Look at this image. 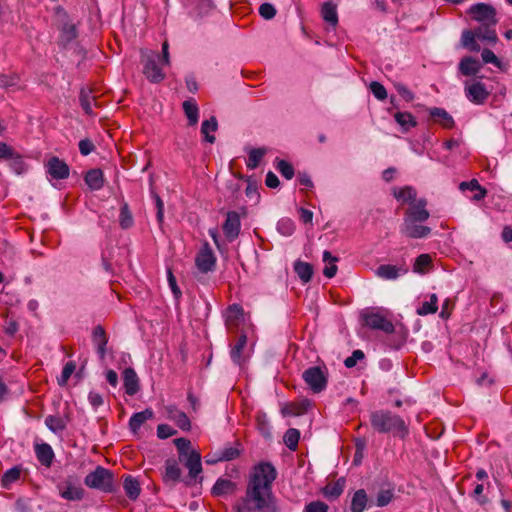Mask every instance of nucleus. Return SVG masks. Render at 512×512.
<instances>
[{
	"mask_svg": "<svg viewBox=\"0 0 512 512\" xmlns=\"http://www.w3.org/2000/svg\"><path fill=\"white\" fill-rule=\"evenodd\" d=\"M277 470L269 461L255 464L247 479L245 495L236 505V512H277L281 509L273 493Z\"/></svg>",
	"mask_w": 512,
	"mask_h": 512,
	"instance_id": "f257e3e1",
	"label": "nucleus"
},
{
	"mask_svg": "<svg viewBox=\"0 0 512 512\" xmlns=\"http://www.w3.org/2000/svg\"><path fill=\"white\" fill-rule=\"evenodd\" d=\"M369 420L373 430L380 434L392 433L402 440L409 435V428L404 419L388 409L370 412Z\"/></svg>",
	"mask_w": 512,
	"mask_h": 512,
	"instance_id": "f03ea898",
	"label": "nucleus"
},
{
	"mask_svg": "<svg viewBox=\"0 0 512 512\" xmlns=\"http://www.w3.org/2000/svg\"><path fill=\"white\" fill-rule=\"evenodd\" d=\"M178 451V460L189 470V477L196 479L202 472L201 454L196 450H190L191 441L181 437L173 440Z\"/></svg>",
	"mask_w": 512,
	"mask_h": 512,
	"instance_id": "7ed1b4c3",
	"label": "nucleus"
},
{
	"mask_svg": "<svg viewBox=\"0 0 512 512\" xmlns=\"http://www.w3.org/2000/svg\"><path fill=\"white\" fill-rule=\"evenodd\" d=\"M84 483L89 488L111 493L114 491V474L111 470L98 465L86 475Z\"/></svg>",
	"mask_w": 512,
	"mask_h": 512,
	"instance_id": "20e7f679",
	"label": "nucleus"
},
{
	"mask_svg": "<svg viewBox=\"0 0 512 512\" xmlns=\"http://www.w3.org/2000/svg\"><path fill=\"white\" fill-rule=\"evenodd\" d=\"M302 378L313 393H321L328 385V369L325 365L311 366L302 373Z\"/></svg>",
	"mask_w": 512,
	"mask_h": 512,
	"instance_id": "39448f33",
	"label": "nucleus"
},
{
	"mask_svg": "<svg viewBox=\"0 0 512 512\" xmlns=\"http://www.w3.org/2000/svg\"><path fill=\"white\" fill-rule=\"evenodd\" d=\"M468 13L471 18L477 22H481L486 26H496L498 20L496 18V9L487 3H477L469 8Z\"/></svg>",
	"mask_w": 512,
	"mask_h": 512,
	"instance_id": "423d86ee",
	"label": "nucleus"
},
{
	"mask_svg": "<svg viewBox=\"0 0 512 512\" xmlns=\"http://www.w3.org/2000/svg\"><path fill=\"white\" fill-rule=\"evenodd\" d=\"M160 61V55L153 52L143 58V74L147 80L151 83H160L165 79V73L158 65Z\"/></svg>",
	"mask_w": 512,
	"mask_h": 512,
	"instance_id": "0eeeda50",
	"label": "nucleus"
},
{
	"mask_svg": "<svg viewBox=\"0 0 512 512\" xmlns=\"http://www.w3.org/2000/svg\"><path fill=\"white\" fill-rule=\"evenodd\" d=\"M361 318L363 324L372 330H380L387 334H391L395 330L393 323L378 312H363Z\"/></svg>",
	"mask_w": 512,
	"mask_h": 512,
	"instance_id": "6e6552de",
	"label": "nucleus"
},
{
	"mask_svg": "<svg viewBox=\"0 0 512 512\" xmlns=\"http://www.w3.org/2000/svg\"><path fill=\"white\" fill-rule=\"evenodd\" d=\"M395 498V488L390 483H383L372 492L370 497V506L383 508Z\"/></svg>",
	"mask_w": 512,
	"mask_h": 512,
	"instance_id": "1a4fd4ad",
	"label": "nucleus"
},
{
	"mask_svg": "<svg viewBox=\"0 0 512 512\" xmlns=\"http://www.w3.org/2000/svg\"><path fill=\"white\" fill-rule=\"evenodd\" d=\"M222 230L229 242H233L238 238L241 231V219L237 211H228L226 219L222 224Z\"/></svg>",
	"mask_w": 512,
	"mask_h": 512,
	"instance_id": "9d476101",
	"label": "nucleus"
},
{
	"mask_svg": "<svg viewBox=\"0 0 512 512\" xmlns=\"http://www.w3.org/2000/svg\"><path fill=\"white\" fill-rule=\"evenodd\" d=\"M195 264L202 273L212 272L216 266V257L206 242L196 256Z\"/></svg>",
	"mask_w": 512,
	"mask_h": 512,
	"instance_id": "9b49d317",
	"label": "nucleus"
},
{
	"mask_svg": "<svg viewBox=\"0 0 512 512\" xmlns=\"http://www.w3.org/2000/svg\"><path fill=\"white\" fill-rule=\"evenodd\" d=\"M465 96L470 102L476 105H482L490 96V92L487 90L485 84L477 81L470 85L465 84Z\"/></svg>",
	"mask_w": 512,
	"mask_h": 512,
	"instance_id": "f8f14e48",
	"label": "nucleus"
},
{
	"mask_svg": "<svg viewBox=\"0 0 512 512\" xmlns=\"http://www.w3.org/2000/svg\"><path fill=\"white\" fill-rule=\"evenodd\" d=\"M47 173L56 180H64L69 177L70 168L67 163L57 156L51 157L46 164Z\"/></svg>",
	"mask_w": 512,
	"mask_h": 512,
	"instance_id": "ddd939ff",
	"label": "nucleus"
},
{
	"mask_svg": "<svg viewBox=\"0 0 512 512\" xmlns=\"http://www.w3.org/2000/svg\"><path fill=\"white\" fill-rule=\"evenodd\" d=\"M401 233L412 239L426 238L431 233V228L421 225L419 222H405L401 225Z\"/></svg>",
	"mask_w": 512,
	"mask_h": 512,
	"instance_id": "4468645a",
	"label": "nucleus"
},
{
	"mask_svg": "<svg viewBox=\"0 0 512 512\" xmlns=\"http://www.w3.org/2000/svg\"><path fill=\"white\" fill-rule=\"evenodd\" d=\"M122 377L125 393L129 396L137 394L140 390V384L135 370L131 367L125 368Z\"/></svg>",
	"mask_w": 512,
	"mask_h": 512,
	"instance_id": "2eb2a0df",
	"label": "nucleus"
},
{
	"mask_svg": "<svg viewBox=\"0 0 512 512\" xmlns=\"http://www.w3.org/2000/svg\"><path fill=\"white\" fill-rule=\"evenodd\" d=\"M92 342L97 348V354L100 359H104L106 355V346L108 343V336L105 329L101 325H97L92 331Z\"/></svg>",
	"mask_w": 512,
	"mask_h": 512,
	"instance_id": "dca6fc26",
	"label": "nucleus"
},
{
	"mask_svg": "<svg viewBox=\"0 0 512 512\" xmlns=\"http://www.w3.org/2000/svg\"><path fill=\"white\" fill-rule=\"evenodd\" d=\"M179 463V460H176L175 458H168L165 461V473L163 475L164 482L176 483L180 481L182 471Z\"/></svg>",
	"mask_w": 512,
	"mask_h": 512,
	"instance_id": "f3484780",
	"label": "nucleus"
},
{
	"mask_svg": "<svg viewBox=\"0 0 512 512\" xmlns=\"http://www.w3.org/2000/svg\"><path fill=\"white\" fill-rule=\"evenodd\" d=\"M482 68L481 62L471 56L463 57L458 65L459 72L464 76H475Z\"/></svg>",
	"mask_w": 512,
	"mask_h": 512,
	"instance_id": "a211bd4d",
	"label": "nucleus"
},
{
	"mask_svg": "<svg viewBox=\"0 0 512 512\" xmlns=\"http://www.w3.org/2000/svg\"><path fill=\"white\" fill-rule=\"evenodd\" d=\"M240 454L241 449L238 446H225L215 452L214 460H207L206 463L213 465L218 462L231 461L238 458Z\"/></svg>",
	"mask_w": 512,
	"mask_h": 512,
	"instance_id": "6ab92c4d",
	"label": "nucleus"
},
{
	"mask_svg": "<svg viewBox=\"0 0 512 512\" xmlns=\"http://www.w3.org/2000/svg\"><path fill=\"white\" fill-rule=\"evenodd\" d=\"M84 181L91 191H98L104 186V174L100 168L90 169L84 176Z\"/></svg>",
	"mask_w": 512,
	"mask_h": 512,
	"instance_id": "aec40b11",
	"label": "nucleus"
},
{
	"mask_svg": "<svg viewBox=\"0 0 512 512\" xmlns=\"http://www.w3.org/2000/svg\"><path fill=\"white\" fill-rule=\"evenodd\" d=\"M60 493L67 500H80L84 490L80 486L74 485L73 478L69 477L60 487Z\"/></svg>",
	"mask_w": 512,
	"mask_h": 512,
	"instance_id": "412c9836",
	"label": "nucleus"
},
{
	"mask_svg": "<svg viewBox=\"0 0 512 512\" xmlns=\"http://www.w3.org/2000/svg\"><path fill=\"white\" fill-rule=\"evenodd\" d=\"M35 454L41 465L45 467H50L52 465L55 454L52 447L48 443L36 444Z\"/></svg>",
	"mask_w": 512,
	"mask_h": 512,
	"instance_id": "4be33fe9",
	"label": "nucleus"
},
{
	"mask_svg": "<svg viewBox=\"0 0 512 512\" xmlns=\"http://www.w3.org/2000/svg\"><path fill=\"white\" fill-rule=\"evenodd\" d=\"M154 417V412L151 408H146L141 412L134 413L129 419V428L134 434L137 433L141 426Z\"/></svg>",
	"mask_w": 512,
	"mask_h": 512,
	"instance_id": "5701e85b",
	"label": "nucleus"
},
{
	"mask_svg": "<svg viewBox=\"0 0 512 512\" xmlns=\"http://www.w3.org/2000/svg\"><path fill=\"white\" fill-rule=\"evenodd\" d=\"M236 483L230 479L219 478L212 487V494L214 496L232 495L236 491Z\"/></svg>",
	"mask_w": 512,
	"mask_h": 512,
	"instance_id": "b1692460",
	"label": "nucleus"
},
{
	"mask_svg": "<svg viewBox=\"0 0 512 512\" xmlns=\"http://www.w3.org/2000/svg\"><path fill=\"white\" fill-rule=\"evenodd\" d=\"M370 506V498L364 489L357 490L351 499V512H363Z\"/></svg>",
	"mask_w": 512,
	"mask_h": 512,
	"instance_id": "393cba45",
	"label": "nucleus"
},
{
	"mask_svg": "<svg viewBox=\"0 0 512 512\" xmlns=\"http://www.w3.org/2000/svg\"><path fill=\"white\" fill-rule=\"evenodd\" d=\"M69 421L70 419L68 416L60 417L55 415H48L45 418V425L54 434H60L67 428Z\"/></svg>",
	"mask_w": 512,
	"mask_h": 512,
	"instance_id": "a878e982",
	"label": "nucleus"
},
{
	"mask_svg": "<svg viewBox=\"0 0 512 512\" xmlns=\"http://www.w3.org/2000/svg\"><path fill=\"white\" fill-rule=\"evenodd\" d=\"M345 484H346L345 478L341 477V478L337 479L335 482L328 483L322 489V493L329 500L337 499L343 493Z\"/></svg>",
	"mask_w": 512,
	"mask_h": 512,
	"instance_id": "bb28decb",
	"label": "nucleus"
},
{
	"mask_svg": "<svg viewBox=\"0 0 512 512\" xmlns=\"http://www.w3.org/2000/svg\"><path fill=\"white\" fill-rule=\"evenodd\" d=\"M429 115L434 120H438L444 128L451 129L454 127L453 117L443 108L433 107L429 110Z\"/></svg>",
	"mask_w": 512,
	"mask_h": 512,
	"instance_id": "cd10ccee",
	"label": "nucleus"
},
{
	"mask_svg": "<svg viewBox=\"0 0 512 512\" xmlns=\"http://www.w3.org/2000/svg\"><path fill=\"white\" fill-rule=\"evenodd\" d=\"M400 272L406 273L407 269H401L391 264H382L376 269V275L385 280H394L398 278Z\"/></svg>",
	"mask_w": 512,
	"mask_h": 512,
	"instance_id": "c85d7f7f",
	"label": "nucleus"
},
{
	"mask_svg": "<svg viewBox=\"0 0 512 512\" xmlns=\"http://www.w3.org/2000/svg\"><path fill=\"white\" fill-rule=\"evenodd\" d=\"M430 217V213L427 209H418L412 206H409L404 214L403 221L405 222H419L423 223L427 221Z\"/></svg>",
	"mask_w": 512,
	"mask_h": 512,
	"instance_id": "c756f323",
	"label": "nucleus"
},
{
	"mask_svg": "<svg viewBox=\"0 0 512 512\" xmlns=\"http://www.w3.org/2000/svg\"><path fill=\"white\" fill-rule=\"evenodd\" d=\"M294 271L303 283H308L312 280L314 269L310 263L297 260L294 262Z\"/></svg>",
	"mask_w": 512,
	"mask_h": 512,
	"instance_id": "7c9ffc66",
	"label": "nucleus"
},
{
	"mask_svg": "<svg viewBox=\"0 0 512 512\" xmlns=\"http://www.w3.org/2000/svg\"><path fill=\"white\" fill-rule=\"evenodd\" d=\"M123 488L130 500H136L141 491L139 481L132 475H126L124 477Z\"/></svg>",
	"mask_w": 512,
	"mask_h": 512,
	"instance_id": "2f4dec72",
	"label": "nucleus"
},
{
	"mask_svg": "<svg viewBox=\"0 0 512 512\" xmlns=\"http://www.w3.org/2000/svg\"><path fill=\"white\" fill-rule=\"evenodd\" d=\"M189 126H195L199 120V108L194 99H189L182 104Z\"/></svg>",
	"mask_w": 512,
	"mask_h": 512,
	"instance_id": "473e14b6",
	"label": "nucleus"
},
{
	"mask_svg": "<svg viewBox=\"0 0 512 512\" xmlns=\"http://www.w3.org/2000/svg\"><path fill=\"white\" fill-rule=\"evenodd\" d=\"M393 196L402 203H409L416 201L417 192L412 186H404L402 188H393Z\"/></svg>",
	"mask_w": 512,
	"mask_h": 512,
	"instance_id": "72a5a7b5",
	"label": "nucleus"
},
{
	"mask_svg": "<svg viewBox=\"0 0 512 512\" xmlns=\"http://www.w3.org/2000/svg\"><path fill=\"white\" fill-rule=\"evenodd\" d=\"M321 15L325 22L335 27L338 24L337 6L328 1L322 4Z\"/></svg>",
	"mask_w": 512,
	"mask_h": 512,
	"instance_id": "f704fd0d",
	"label": "nucleus"
},
{
	"mask_svg": "<svg viewBox=\"0 0 512 512\" xmlns=\"http://www.w3.org/2000/svg\"><path fill=\"white\" fill-rule=\"evenodd\" d=\"M394 119L401 126L403 132H408L417 126V120L410 112L398 111L394 114Z\"/></svg>",
	"mask_w": 512,
	"mask_h": 512,
	"instance_id": "c9c22d12",
	"label": "nucleus"
},
{
	"mask_svg": "<svg viewBox=\"0 0 512 512\" xmlns=\"http://www.w3.org/2000/svg\"><path fill=\"white\" fill-rule=\"evenodd\" d=\"M311 407V401L308 399L302 400L300 403H294L282 409L284 416H299L307 412Z\"/></svg>",
	"mask_w": 512,
	"mask_h": 512,
	"instance_id": "e433bc0d",
	"label": "nucleus"
},
{
	"mask_svg": "<svg viewBox=\"0 0 512 512\" xmlns=\"http://www.w3.org/2000/svg\"><path fill=\"white\" fill-rule=\"evenodd\" d=\"M218 128V122L215 116H211L210 119L204 120L201 125V133L204 135V140L208 143L213 144L216 140L214 135L210 132H215Z\"/></svg>",
	"mask_w": 512,
	"mask_h": 512,
	"instance_id": "4c0bfd02",
	"label": "nucleus"
},
{
	"mask_svg": "<svg viewBox=\"0 0 512 512\" xmlns=\"http://www.w3.org/2000/svg\"><path fill=\"white\" fill-rule=\"evenodd\" d=\"M246 344L247 336L246 334L243 333L238 337L236 344L232 347L230 351L231 360L237 365L242 364V351L245 348Z\"/></svg>",
	"mask_w": 512,
	"mask_h": 512,
	"instance_id": "58836bf2",
	"label": "nucleus"
},
{
	"mask_svg": "<svg viewBox=\"0 0 512 512\" xmlns=\"http://www.w3.org/2000/svg\"><path fill=\"white\" fill-rule=\"evenodd\" d=\"M438 310V297L436 294L429 296V301H425L416 309V314L419 316H426L434 314Z\"/></svg>",
	"mask_w": 512,
	"mask_h": 512,
	"instance_id": "ea45409f",
	"label": "nucleus"
},
{
	"mask_svg": "<svg viewBox=\"0 0 512 512\" xmlns=\"http://www.w3.org/2000/svg\"><path fill=\"white\" fill-rule=\"evenodd\" d=\"M77 37H78V31H77L76 25L71 22L63 23L61 31H60L61 42L64 45H67L70 42H72L73 40H75Z\"/></svg>",
	"mask_w": 512,
	"mask_h": 512,
	"instance_id": "a19ab883",
	"label": "nucleus"
},
{
	"mask_svg": "<svg viewBox=\"0 0 512 512\" xmlns=\"http://www.w3.org/2000/svg\"><path fill=\"white\" fill-rule=\"evenodd\" d=\"M22 472V466L16 465L7 471L1 477V485L4 488H9L10 485L20 479Z\"/></svg>",
	"mask_w": 512,
	"mask_h": 512,
	"instance_id": "79ce46f5",
	"label": "nucleus"
},
{
	"mask_svg": "<svg viewBox=\"0 0 512 512\" xmlns=\"http://www.w3.org/2000/svg\"><path fill=\"white\" fill-rule=\"evenodd\" d=\"M256 426L259 433L266 439L272 436L271 425L269 419L264 412H258L256 415Z\"/></svg>",
	"mask_w": 512,
	"mask_h": 512,
	"instance_id": "37998d69",
	"label": "nucleus"
},
{
	"mask_svg": "<svg viewBox=\"0 0 512 512\" xmlns=\"http://www.w3.org/2000/svg\"><path fill=\"white\" fill-rule=\"evenodd\" d=\"M477 37L476 28L472 30H464L461 36L462 45L473 52L480 51V45L477 43L475 38Z\"/></svg>",
	"mask_w": 512,
	"mask_h": 512,
	"instance_id": "c03bdc74",
	"label": "nucleus"
},
{
	"mask_svg": "<svg viewBox=\"0 0 512 512\" xmlns=\"http://www.w3.org/2000/svg\"><path fill=\"white\" fill-rule=\"evenodd\" d=\"M7 161H9V167L17 175L24 174L28 169V165L24 161L23 156L16 151L13 153V156H11Z\"/></svg>",
	"mask_w": 512,
	"mask_h": 512,
	"instance_id": "a18cd8bd",
	"label": "nucleus"
},
{
	"mask_svg": "<svg viewBox=\"0 0 512 512\" xmlns=\"http://www.w3.org/2000/svg\"><path fill=\"white\" fill-rule=\"evenodd\" d=\"M266 154L265 148H253L249 151L246 166L249 169H255L259 166L262 158Z\"/></svg>",
	"mask_w": 512,
	"mask_h": 512,
	"instance_id": "49530a36",
	"label": "nucleus"
},
{
	"mask_svg": "<svg viewBox=\"0 0 512 512\" xmlns=\"http://www.w3.org/2000/svg\"><path fill=\"white\" fill-rule=\"evenodd\" d=\"M134 220L129 206L124 202L120 208L119 225L122 229H129L133 226Z\"/></svg>",
	"mask_w": 512,
	"mask_h": 512,
	"instance_id": "de8ad7c7",
	"label": "nucleus"
},
{
	"mask_svg": "<svg viewBox=\"0 0 512 512\" xmlns=\"http://www.w3.org/2000/svg\"><path fill=\"white\" fill-rule=\"evenodd\" d=\"M300 439V432L296 428H289L283 437V441L285 445L291 450L295 451L298 447V442Z\"/></svg>",
	"mask_w": 512,
	"mask_h": 512,
	"instance_id": "09e8293b",
	"label": "nucleus"
},
{
	"mask_svg": "<svg viewBox=\"0 0 512 512\" xmlns=\"http://www.w3.org/2000/svg\"><path fill=\"white\" fill-rule=\"evenodd\" d=\"M493 27L494 26H486V25L482 24V26L476 28L477 38L484 40V41L492 42V43L496 42L497 35H496V31Z\"/></svg>",
	"mask_w": 512,
	"mask_h": 512,
	"instance_id": "8fccbe9b",
	"label": "nucleus"
},
{
	"mask_svg": "<svg viewBox=\"0 0 512 512\" xmlns=\"http://www.w3.org/2000/svg\"><path fill=\"white\" fill-rule=\"evenodd\" d=\"M277 231L283 236H291L295 231V223L290 218H281L277 223Z\"/></svg>",
	"mask_w": 512,
	"mask_h": 512,
	"instance_id": "3c124183",
	"label": "nucleus"
},
{
	"mask_svg": "<svg viewBox=\"0 0 512 512\" xmlns=\"http://www.w3.org/2000/svg\"><path fill=\"white\" fill-rule=\"evenodd\" d=\"M276 160V169L278 170V172L287 180L292 179L295 175L293 165L286 160H280L278 158Z\"/></svg>",
	"mask_w": 512,
	"mask_h": 512,
	"instance_id": "603ef678",
	"label": "nucleus"
},
{
	"mask_svg": "<svg viewBox=\"0 0 512 512\" xmlns=\"http://www.w3.org/2000/svg\"><path fill=\"white\" fill-rule=\"evenodd\" d=\"M94 100V98L91 96V91L86 90L84 88L81 89L79 94V101L82 109L87 115L92 114V105L91 102Z\"/></svg>",
	"mask_w": 512,
	"mask_h": 512,
	"instance_id": "864d4df0",
	"label": "nucleus"
},
{
	"mask_svg": "<svg viewBox=\"0 0 512 512\" xmlns=\"http://www.w3.org/2000/svg\"><path fill=\"white\" fill-rule=\"evenodd\" d=\"M151 197L155 201V206L157 209L156 212V219L159 225L163 224L164 221V203L161 197L154 191V189L151 187Z\"/></svg>",
	"mask_w": 512,
	"mask_h": 512,
	"instance_id": "5fc2aeb1",
	"label": "nucleus"
},
{
	"mask_svg": "<svg viewBox=\"0 0 512 512\" xmlns=\"http://www.w3.org/2000/svg\"><path fill=\"white\" fill-rule=\"evenodd\" d=\"M369 89L377 100L384 101L388 97L386 88L378 81H372Z\"/></svg>",
	"mask_w": 512,
	"mask_h": 512,
	"instance_id": "6e6d98bb",
	"label": "nucleus"
},
{
	"mask_svg": "<svg viewBox=\"0 0 512 512\" xmlns=\"http://www.w3.org/2000/svg\"><path fill=\"white\" fill-rule=\"evenodd\" d=\"M76 369V365L73 361H68L62 370L61 376L58 378L59 386H65Z\"/></svg>",
	"mask_w": 512,
	"mask_h": 512,
	"instance_id": "4d7b16f0",
	"label": "nucleus"
},
{
	"mask_svg": "<svg viewBox=\"0 0 512 512\" xmlns=\"http://www.w3.org/2000/svg\"><path fill=\"white\" fill-rule=\"evenodd\" d=\"M243 308L239 304H232L226 311L227 321H239L243 318Z\"/></svg>",
	"mask_w": 512,
	"mask_h": 512,
	"instance_id": "13d9d810",
	"label": "nucleus"
},
{
	"mask_svg": "<svg viewBox=\"0 0 512 512\" xmlns=\"http://www.w3.org/2000/svg\"><path fill=\"white\" fill-rule=\"evenodd\" d=\"M432 262L431 256L429 254H420L414 262L413 269L417 273H423V269L429 266Z\"/></svg>",
	"mask_w": 512,
	"mask_h": 512,
	"instance_id": "bf43d9fd",
	"label": "nucleus"
},
{
	"mask_svg": "<svg viewBox=\"0 0 512 512\" xmlns=\"http://www.w3.org/2000/svg\"><path fill=\"white\" fill-rule=\"evenodd\" d=\"M276 13V8L271 3H263L259 7L260 16L266 20L273 19Z\"/></svg>",
	"mask_w": 512,
	"mask_h": 512,
	"instance_id": "052dcab7",
	"label": "nucleus"
},
{
	"mask_svg": "<svg viewBox=\"0 0 512 512\" xmlns=\"http://www.w3.org/2000/svg\"><path fill=\"white\" fill-rule=\"evenodd\" d=\"M192 4L196 5L198 14L200 16L206 15L213 7L212 0H189Z\"/></svg>",
	"mask_w": 512,
	"mask_h": 512,
	"instance_id": "680f3d73",
	"label": "nucleus"
},
{
	"mask_svg": "<svg viewBox=\"0 0 512 512\" xmlns=\"http://www.w3.org/2000/svg\"><path fill=\"white\" fill-rule=\"evenodd\" d=\"M174 421L176 422L177 426L184 431H189L191 429L190 419L188 418L187 414L182 411L177 412Z\"/></svg>",
	"mask_w": 512,
	"mask_h": 512,
	"instance_id": "e2e57ef3",
	"label": "nucleus"
},
{
	"mask_svg": "<svg viewBox=\"0 0 512 512\" xmlns=\"http://www.w3.org/2000/svg\"><path fill=\"white\" fill-rule=\"evenodd\" d=\"M481 57L484 63H491L494 64L496 67H501V61L499 58L495 55V53L490 49H484L481 53Z\"/></svg>",
	"mask_w": 512,
	"mask_h": 512,
	"instance_id": "0e129e2a",
	"label": "nucleus"
},
{
	"mask_svg": "<svg viewBox=\"0 0 512 512\" xmlns=\"http://www.w3.org/2000/svg\"><path fill=\"white\" fill-rule=\"evenodd\" d=\"M364 357H365V354L362 350H360V349L354 350L352 352L351 356L347 357L344 360V365L347 368H352L357 364V361L364 359Z\"/></svg>",
	"mask_w": 512,
	"mask_h": 512,
	"instance_id": "69168bd1",
	"label": "nucleus"
},
{
	"mask_svg": "<svg viewBox=\"0 0 512 512\" xmlns=\"http://www.w3.org/2000/svg\"><path fill=\"white\" fill-rule=\"evenodd\" d=\"M175 434H177V430L168 424H159L157 426V437L160 439H167Z\"/></svg>",
	"mask_w": 512,
	"mask_h": 512,
	"instance_id": "338daca9",
	"label": "nucleus"
},
{
	"mask_svg": "<svg viewBox=\"0 0 512 512\" xmlns=\"http://www.w3.org/2000/svg\"><path fill=\"white\" fill-rule=\"evenodd\" d=\"M328 505L322 501H312L307 504L303 510V512H327Z\"/></svg>",
	"mask_w": 512,
	"mask_h": 512,
	"instance_id": "774afa93",
	"label": "nucleus"
}]
</instances>
